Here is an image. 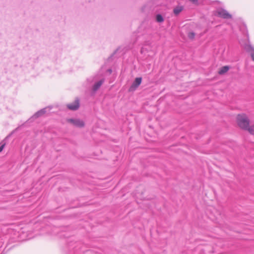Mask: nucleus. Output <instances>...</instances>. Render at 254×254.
<instances>
[{"label":"nucleus","instance_id":"f257e3e1","mask_svg":"<svg viewBox=\"0 0 254 254\" xmlns=\"http://www.w3.org/2000/svg\"><path fill=\"white\" fill-rule=\"evenodd\" d=\"M238 126L243 129H247L249 126L250 121L245 114H239L237 118Z\"/></svg>","mask_w":254,"mask_h":254},{"label":"nucleus","instance_id":"f03ea898","mask_svg":"<svg viewBox=\"0 0 254 254\" xmlns=\"http://www.w3.org/2000/svg\"><path fill=\"white\" fill-rule=\"evenodd\" d=\"M217 15L224 19H230L232 18V15L228 13V12L223 9L221 8L217 11Z\"/></svg>","mask_w":254,"mask_h":254},{"label":"nucleus","instance_id":"7ed1b4c3","mask_svg":"<svg viewBox=\"0 0 254 254\" xmlns=\"http://www.w3.org/2000/svg\"><path fill=\"white\" fill-rule=\"evenodd\" d=\"M79 107V100L76 98L75 101L67 105V108L72 111L77 110Z\"/></svg>","mask_w":254,"mask_h":254},{"label":"nucleus","instance_id":"20e7f679","mask_svg":"<svg viewBox=\"0 0 254 254\" xmlns=\"http://www.w3.org/2000/svg\"><path fill=\"white\" fill-rule=\"evenodd\" d=\"M69 122L72 124L76 127H83L84 126V123L83 121L80 120L79 119H70L68 120Z\"/></svg>","mask_w":254,"mask_h":254},{"label":"nucleus","instance_id":"39448f33","mask_svg":"<svg viewBox=\"0 0 254 254\" xmlns=\"http://www.w3.org/2000/svg\"><path fill=\"white\" fill-rule=\"evenodd\" d=\"M244 49L251 54V57L254 61V48L250 44H245L244 46Z\"/></svg>","mask_w":254,"mask_h":254},{"label":"nucleus","instance_id":"423d86ee","mask_svg":"<svg viewBox=\"0 0 254 254\" xmlns=\"http://www.w3.org/2000/svg\"><path fill=\"white\" fill-rule=\"evenodd\" d=\"M142 81L141 77H136L133 82L132 83L131 86L130 87V89L131 88H136L138 87V86L141 84Z\"/></svg>","mask_w":254,"mask_h":254},{"label":"nucleus","instance_id":"0eeeda50","mask_svg":"<svg viewBox=\"0 0 254 254\" xmlns=\"http://www.w3.org/2000/svg\"><path fill=\"white\" fill-rule=\"evenodd\" d=\"M104 79H102L98 81V82H96L92 87V90L94 91H96L100 87L101 85L104 83Z\"/></svg>","mask_w":254,"mask_h":254},{"label":"nucleus","instance_id":"6e6552de","mask_svg":"<svg viewBox=\"0 0 254 254\" xmlns=\"http://www.w3.org/2000/svg\"><path fill=\"white\" fill-rule=\"evenodd\" d=\"M46 109L47 108H45L38 111L33 115V118H38L42 116L46 113Z\"/></svg>","mask_w":254,"mask_h":254},{"label":"nucleus","instance_id":"1a4fd4ad","mask_svg":"<svg viewBox=\"0 0 254 254\" xmlns=\"http://www.w3.org/2000/svg\"><path fill=\"white\" fill-rule=\"evenodd\" d=\"M183 9V6L178 5L174 8L173 12L175 15H178Z\"/></svg>","mask_w":254,"mask_h":254},{"label":"nucleus","instance_id":"9d476101","mask_svg":"<svg viewBox=\"0 0 254 254\" xmlns=\"http://www.w3.org/2000/svg\"><path fill=\"white\" fill-rule=\"evenodd\" d=\"M229 66L227 65L222 67L218 71V73L220 75L223 74L227 72L229 69Z\"/></svg>","mask_w":254,"mask_h":254},{"label":"nucleus","instance_id":"9b49d317","mask_svg":"<svg viewBox=\"0 0 254 254\" xmlns=\"http://www.w3.org/2000/svg\"><path fill=\"white\" fill-rule=\"evenodd\" d=\"M156 20L157 22L161 23L164 21V18L161 14H158L156 16Z\"/></svg>","mask_w":254,"mask_h":254},{"label":"nucleus","instance_id":"f8f14e48","mask_svg":"<svg viewBox=\"0 0 254 254\" xmlns=\"http://www.w3.org/2000/svg\"><path fill=\"white\" fill-rule=\"evenodd\" d=\"M246 130H248L251 134L254 135V125L249 126L247 128Z\"/></svg>","mask_w":254,"mask_h":254},{"label":"nucleus","instance_id":"ddd939ff","mask_svg":"<svg viewBox=\"0 0 254 254\" xmlns=\"http://www.w3.org/2000/svg\"><path fill=\"white\" fill-rule=\"evenodd\" d=\"M194 36H195V33H194V32H190V33L188 34V37H189L190 39H194Z\"/></svg>","mask_w":254,"mask_h":254},{"label":"nucleus","instance_id":"4468645a","mask_svg":"<svg viewBox=\"0 0 254 254\" xmlns=\"http://www.w3.org/2000/svg\"><path fill=\"white\" fill-rule=\"evenodd\" d=\"M5 144H3L0 146V152L3 150Z\"/></svg>","mask_w":254,"mask_h":254},{"label":"nucleus","instance_id":"2eb2a0df","mask_svg":"<svg viewBox=\"0 0 254 254\" xmlns=\"http://www.w3.org/2000/svg\"><path fill=\"white\" fill-rule=\"evenodd\" d=\"M190 1L192 2L193 3H197V0H189Z\"/></svg>","mask_w":254,"mask_h":254},{"label":"nucleus","instance_id":"dca6fc26","mask_svg":"<svg viewBox=\"0 0 254 254\" xmlns=\"http://www.w3.org/2000/svg\"><path fill=\"white\" fill-rule=\"evenodd\" d=\"M118 50H119V49H117V50L114 52V54H115L117 52V51Z\"/></svg>","mask_w":254,"mask_h":254},{"label":"nucleus","instance_id":"f3484780","mask_svg":"<svg viewBox=\"0 0 254 254\" xmlns=\"http://www.w3.org/2000/svg\"><path fill=\"white\" fill-rule=\"evenodd\" d=\"M109 71L110 72H111L112 71V70L111 69H109Z\"/></svg>","mask_w":254,"mask_h":254}]
</instances>
